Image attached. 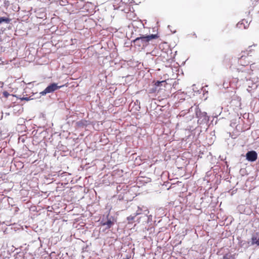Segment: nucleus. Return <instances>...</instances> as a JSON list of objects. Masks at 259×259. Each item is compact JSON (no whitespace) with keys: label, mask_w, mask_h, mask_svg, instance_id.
I'll list each match as a JSON object with an SVG mask.
<instances>
[{"label":"nucleus","mask_w":259,"mask_h":259,"mask_svg":"<svg viewBox=\"0 0 259 259\" xmlns=\"http://www.w3.org/2000/svg\"><path fill=\"white\" fill-rule=\"evenodd\" d=\"M255 64H252L250 65V69L252 71L255 69Z\"/></svg>","instance_id":"nucleus-13"},{"label":"nucleus","mask_w":259,"mask_h":259,"mask_svg":"<svg viewBox=\"0 0 259 259\" xmlns=\"http://www.w3.org/2000/svg\"><path fill=\"white\" fill-rule=\"evenodd\" d=\"M246 159L249 161H255L257 158V154L255 151H248L246 155Z\"/></svg>","instance_id":"nucleus-4"},{"label":"nucleus","mask_w":259,"mask_h":259,"mask_svg":"<svg viewBox=\"0 0 259 259\" xmlns=\"http://www.w3.org/2000/svg\"><path fill=\"white\" fill-rule=\"evenodd\" d=\"M68 83H66L65 84L58 86L57 85V83H53L48 85L44 91H42L40 93L41 95L44 96L46 95L47 94L53 93V92L56 91L58 89H59L63 87H68Z\"/></svg>","instance_id":"nucleus-3"},{"label":"nucleus","mask_w":259,"mask_h":259,"mask_svg":"<svg viewBox=\"0 0 259 259\" xmlns=\"http://www.w3.org/2000/svg\"><path fill=\"white\" fill-rule=\"evenodd\" d=\"M159 37L158 34H152L148 35H141L133 41L134 46L138 49H144L147 47L153 39Z\"/></svg>","instance_id":"nucleus-1"},{"label":"nucleus","mask_w":259,"mask_h":259,"mask_svg":"<svg viewBox=\"0 0 259 259\" xmlns=\"http://www.w3.org/2000/svg\"><path fill=\"white\" fill-rule=\"evenodd\" d=\"M165 81H157V82H156V83H155V85H156V86H159V85H160V84L161 83L164 82H165Z\"/></svg>","instance_id":"nucleus-11"},{"label":"nucleus","mask_w":259,"mask_h":259,"mask_svg":"<svg viewBox=\"0 0 259 259\" xmlns=\"http://www.w3.org/2000/svg\"><path fill=\"white\" fill-rule=\"evenodd\" d=\"M3 82L0 81V93L2 92L3 87Z\"/></svg>","instance_id":"nucleus-14"},{"label":"nucleus","mask_w":259,"mask_h":259,"mask_svg":"<svg viewBox=\"0 0 259 259\" xmlns=\"http://www.w3.org/2000/svg\"><path fill=\"white\" fill-rule=\"evenodd\" d=\"M241 56L238 59V63L241 66H246L249 65L250 62L251 55H249L248 51H244L241 53Z\"/></svg>","instance_id":"nucleus-2"},{"label":"nucleus","mask_w":259,"mask_h":259,"mask_svg":"<svg viewBox=\"0 0 259 259\" xmlns=\"http://www.w3.org/2000/svg\"><path fill=\"white\" fill-rule=\"evenodd\" d=\"M251 244L259 246V232H256L251 237Z\"/></svg>","instance_id":"nucleus-5"},{"label":"nucleus","mask_w":259,"mask_h":259,"mask_svg":"<svg viewBox=\"0 0 259 259\" xmlns=\"http://www.w3.org/2000/svg\"><path fill=\"white\" fill-rule=\"evenodd\" d=\"M113 225V223L110 220H108L106 222L103 223V225L107 226L108 228H111V227Z\"/></svg>","instance_id":"nucleus-7"},{"label":"nucleus","mask_w":259,"mask_h":259,"mask_svg":"<svg viewBox=\"0 0 259 259\" xmlns=\"http://www.w3.org/2000/svg\"><path fill=\"white\" fill-rule=\"evenodd\" d=\"M222 259H230L229 255L228 254H226L223 256Z\"/></svg>","instance_id":"nucleus-12"},{"label":"nucleus","mask_w":259,"mask_h":259,"mask_svg":"<svg viewBox=\"0 0 259 259\" xmlns=\"http://www.w3.org/2000/svg\"><path fill=\"white\" fill-rule=\"evenodd\" d=\"M196 114H197V116L198 117H199V118L203 117L205 120H208V119H209L208 116L207 115V113L205 112H199V113H197Z\"/></svg>","instance_id":"nucleus-6"},{"label":"nucleus","mask_w":259,"mask_h":259,"mask_svg":"<svg viewBox=\"0 0 259 259\" xmlns=\"http://www.w3.org/2000/svg\"><path fill=\"white\" fill-rule=\"evenodd\" d=\"M135 217V216L130 215L127 218V220L129 222V223H131L134 220Z\"/></svg>","instance_id":"nucleus-9"},{"label":"nucleus","mask_w":259,"mask_h":259,"mask_svg":"<svg viewBox=\"0 0 259 259\" xmlns=\"http://www.w3.org/2000/svg\"><path fill=\"white\" fill-rule=\"evenodd\" d=\"M3 96L6 98H7L10 95V94L7 91L3 92Z\"/></svg>","instance_id":"nucleus-10"},{"label":"nucleus","mask_w":259,"mask_h":259,"mask_svg":"<svg viewBox=\"0 0 259 259\" xmlns=\"http://www.w3.org/2000/svg\"><path fill=\"white\" fill-rule=\"evenodd\" d=\"M3 22H5L6 23H9L10 22V19L8 18L1 17H0V23Z\"/></svg>","instance_id":"nucleus-8"},{"label":"nucleus","mask_w":259,"mask_h":259,"mask_svg":"<svg viewBox=\"0 0 259 259\" xmlns=\"http://www.w3.org/2000/svg\"><path fill=\"white\" fill-rule=\"evenodd\" d=\"M124 259H128V258H124Z\"/></svg>","instance_id":"nucleus-15"}]
</instances>
